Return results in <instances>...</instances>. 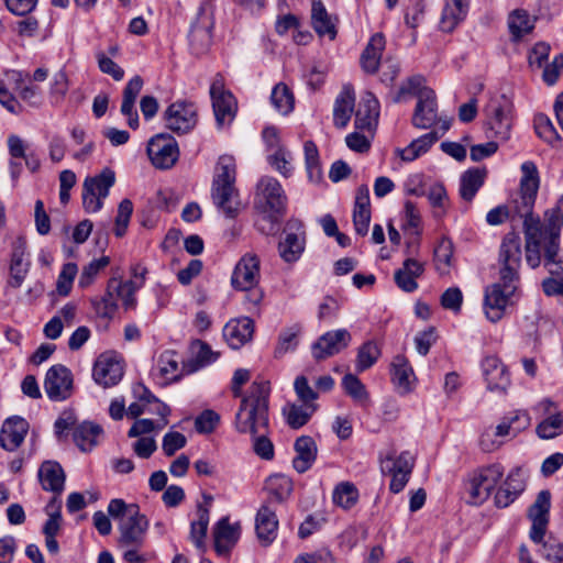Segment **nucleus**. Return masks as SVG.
<instances>
[{"label":"nucleus","mask_w":563,"mask_h":563,"mask_svg":"<svg viewBox=\"0 0 563 563\" xmlns=\"http://www.w3.org/2000/svg\"><path fill=\"white\" fill-rule=\"evenodd\" d=\"M523 218L526 261L531 268H537L542 262L551 275L563 273V261L558 258L560 236L563 228V195L556 205L544 214V224L532 211L521 214Z\"/></svg>","instance_id":"f257e3e1"},{"label":"nucleus","mask_w":563,"mask_h":563,"mask_svg":"<svg viewBox=\"0 0 563 563\" xmlns=\"http://www.w3.org/2000/svg\"><path fill=\"white\" fill-rule=\"evenodd\" d=\"M521 257L520 236L515 232L507 233L499 247V280L487 286L484 292V312L493 323L503 319L518 288Z\"/></svg>","instance_id":"f03ea898"},{"label":"nucleus","mask_w":563,"mask_h":563,"mask_svg":"<svg viewBox=\"0 0 563 563\" xmlns=\"http://www.w3.org/2000/svg\"><path fill=\"white\" fill-rule=\"evenodd\" d=\"M288 198L282 184L272 176H263L256 184L254 207L262 218L257 229L266 235L279 230V222L287 210Z\"/></svg>","instance_id":"7ed1b4c3"},{"label":"nucleus","mask_w":563,"mask_h":563,"mask_svg":"<svg viewBox=\"0 0 563 563\" xmlns=\"http://www.w3.org/2000/svg\"><path fill=\"white\" fill-rule=\"evenodd\" d=\"M269 394V382H253L235 415V428L240 433L256 435L260 432H268Z\"/></svg>","instance_id":"20e7f679"},{"label":"nucleus","mask_w":563,"mask_h":563,"mask_svg":"<svg viewBox=\"0 0 563 563\" xmlns=\"http://www.w3.org/2000/svg\"><path fill=\"white\" fill-rule=\"evenodd\" d=\"M261 279V261L254 253H246L236 263L231 277L234 289L245 291V300L254 307L263 299V291L257 288Z\"/></svg>","instance_id":"39448f33"},{"label":"nucleus","mask_w":563,"mask_h":563,"mask_svg":"<svg viewBox=\"0 0 563 563\" xmlns=\"http://www.w3.org/2000/svg\"><path fill=\"white\" fill-rule=\"evenodd\" d=\"M142 287V283L134 280L123 282L117 277L109 279L107 291L99 300L92 301L96 312L102 318H111L121 301L125 309H133L136 305L135 291Z\"/></svg>","instance_id":"423d86ee"},{"label":"nucleus","mask_w":563,"mask_h":563,"mask_svg":"<svg viewBox=\"0 0 563 563\" xmlns=\"http://www.w3.org/2000/svg\"><path fill=\"white\" fill-rule=\"evenodd\" d=\"M380 471L384 475L391 476L389 484L390 492L398 494L407 485L415 467V457L408 451L396 456L394 450L379 453Z\"/></svg>","instance_id":"0eeeda50"},{"label":"nucleus","mask_w":563,"mask_h":563,"mask_svg":"<svg viewBox=\"0 0 563 563\" xmlns=\"http://www.w3.org/2000/svg\"><path fill=\"white\" fill-rule=\"evenodd\" d=\"M115 183V173L103 168L99 175L87 177L82 184V206L87 212H97L103 207V199L109 196Z\"/></svg>","instance_id":"6e6552de"},{"label":"nucleus","mask_w":563,"mask_h":563,"mask_svg":"<svg viewBox=\"0 0 563 563\" xmlns=\"http://www.w3.org/2000/svg\"><path fill=\"white\" fill-rule=\"evenodd\" d=\"M487 135L499 141H507L512 126V104L505 97L492 100L486 108Z\"/></svg>","instance_id":"1a4fd4ad"},{"label":"nucleus","mask_w":563,"mask_h":563,"mask_svg":"<svg viewBox=\"0 0 563 563\" xmlns=\"http://www.w3.org/2000/svg\"><path fill=\"white\" fill-rule=\"evenodd\" d=\"M503 476L504 467L498 463L482 467L474 473L467 486L471 503L475 505L483 504L490 496Z\"/></svg>","instance_id":"9d476101"},{"label":"nucleus","mask_w":563,"mask_h":563,"mask_svg":"<svg viewBox=\"0 0 563 563\" xmlns=\"http://www.w3.org/2000/svg\"><path fill=\"white\" fill-rule=\"evenodd\" d=\"M520 169L522 174L519 184L520 197L515 200V210L519 216L531 212L540 187L539 170L533 162H523Z\"/></svg>","instance_id":"9b49d317"},{"label":"nucleus","mask_w":563,"mask_h":563,"mask_svg":"<svg viewBox=\"0 0 563 563\" xmlns=\"http://www.w3.org/2000/svg\"><path fill=\"white\" fill-rule=\"evenodd\" d=\"M210 96L218 126L229 124L235 117L236 101L234 96L224 88V79L219 74L212 80Z\"/></svg>","instance_id":"f8f14e48"},{"label":"nucleus","mask_w":563,"mask_h":563,"mask_svg":"<svg viewBox=\"0 0 563 563\" xmlns=\"http://www.w3.org/2000/svg\"><path fill=\"white\" fill-rule=\"evenodd\" d=\"M133 394L139 401L132 402L126 410L128 416L137 418L146 411L156 413L162 417L161 421L157 422V429L165 428L168 423L166 417L170 412L168 406L156 399L155 396L142 384L134 385Z\"/></svg>","instance_id":"ddd939ff"},{"label":"nucleus","mask_w":563,"mask_h":563,"mask_svg":"<svg viewBox=\"0 0 563 563\" xmlns=\"http://www.w3.org/2000/svg\"><path fill=\"white\" fill-rule=\"evenodd\" d=\"M147 155L156 168L168 169L173 167L178 159V144L176 140L167 133L156 134L148 141Z\"/></svg>","instance_id":"4468645a"},{"label":"nucleus","mask_w":563,"mask_h":563,"mask_svg":"<svg viewBox=\"0 0 563 563\" xmlns=\"http://www.w3.org/2000/svg\"><path fill=\"white\" fill-rule=\"evenodd\" d=\"M44 389L52 401H63L73 391V374L65 365L56 364L48 368L44 379Z\"/></svg>","instance_id":"2eb2a0df"},{"label":"nucleus","mask_w":563,"mask_h":563,"mask_svg":"<svg viewBox=\"0 0 563 563\" xmlns=\"http://www.w3.org/2000/svg\"><path fill=\"white\" fill-rule=\"evenodd\" d=\"M165 126L177 133L189 132L197 123V111L192 103L176 101L168 106L163 114Z\"/></svg>","instance_id":"dca6fc26"},{"label":"nucleus","mask_w":563,"mask_h":563,"mask_svg":"<svg viewBox=\"0 0 563 563\" xmlns=\"http://www.w3.org/2000/svg\"><path fill=\"white\" fill-rule=\"evenodd\" d=\"M551 507V493L547 489L539 492L536 500L528 509V518L531 521L530 539L534 543H541L549 525Z\"/></svg>","instance_id":"f3484780"},{"label":"nucleus","mask_w":563,"mask_h":563,"mask_svg":"<svg viewBox=\"0 0 563 563\" xmlns=\"http://www.w3.org/2000/svg\"><path fill=\"white\" fill-rule=\"evenodd\" d=\"M148 525L146 516L141 514L140 510L121 519L119 522V547H143Z\"/></svg>","instance_id":"a211bd4d"},{"label":"nucleus","mask_w":563,"mask_h":563,"mask_svg":"<svg viewBox=\"0 0 563 563\" xmlns=\"http://www.w3.org/2000/svg\"><path fill=\"white\" fill-rule=\"evenodd\" d=\"M351 341V333L346 329L328 331L312 344V356L317 361L329 358L346 349Z\"/></svg>","instance_id":"6ab92c4d"},{"label":"nucleus","mask_w":563,"mask_h":563,"mask_svg":"<svg viewBox=\"0 0 563 563\" xmlns=\"http://www.w3.org/2000/svg\"><path fill=\"white\" fill-rule=\"evenodd\" d=\"M438 121V102L435 92L432 89H424L420 92L411 123L418 129H430Z\"/></svg>","instance_id":"aec40b11"},{"label":"nucleus","mask_w":563,"mask_h":563,"mask_svg":"<svg viewBox=\"0 0 563 563\" xmlns=\"http://www.w3.org/2000/svg\"><path fill=\"white\" fill-rule=\"evenodd\" d=\"M211 199L227 218H235L241 210L240 195L235 184L212 185Z\"/></svg>","instance_id":"412c9836"},{"label":"nucleus","mask_w":563,"mask_h":563,"mask_svg":"<svg viewBox=\"0 0 563 563\" xmlns=\"http://www.w3.org/2000/svg\"><path fill=\"white\" fill-rule=\"evenodd\" d=\"M29 431V422L19 416L4 420L0 432V445L9 452L15 451L24 441Z\"/></svg>","instance_id":"4be33fe9"},{"label":"nucleus","mask_w":563,"mask_h":563,"mask_svg":"<svg viewBox=\"0 0 563 563\" xmlns=\"http://www.w3.org/2000/svg\"><path fill=\"white\" fill-rule=\"evenodd\" d=\"M93 379L103 387L117 385L123 376V366L114 357L100 355L93 365Z\"/></svg>","instance_id":"5701e85b"},{"label":"nucleus","mask_w":563,"mask_h":563,"mask_svg":"<svg viewBox=\"0 0 563 563\" xmlns=\"http://www.w3.org/2000/svg\"><path fill=\"white\" fill-rule=\"evenodd\" d=\"M487 388L492 391L505 393L510 385L509 374L505 365L496 356H487L482 363Z\"/></svg>","instance_id":"b1692460"},{"label":"nucleus","mask_w":563,"mask_h":563,"mask_svg":"<svg viewBox=\"0 0 563 563\" xmlns=\"http://www.w3.org/2000/svg\"><path fill=\"white\" fill-rule=\"evenodd\" d=\"M254 333V321L242 317L229 321L223 328V336L232 349H240L251 341Z\"/></svg>","instance_id":"393cba45"},{"label":"nucleus","mask_w":563,"mask_h":563,"mask_svg":"<svg viewBox=\"0 0 563 563\" xmlns=\"http://www.w3.org/2000/svg\"><path fill=\"white\" fill-rule=\"evenodd\" d=\"M143 79L141 76L135 75L132 77L123 89V99L121 104V113L126 117L128 125L131 129H137L139 114L135 109V101L143 88Z\"/></svg>","instance_id":"a878e982"},{"label":"nucleus","mask_w":563,"mask_h":563,"mask_svg":"<svg viewBox=\"0 0 563 563\" xmlns=\"http://www.w3.org/2000/svg\"><path fill=\"white\" fill-rule=\"evenodd\" d=\"M241 533L239 522L230 523L229 518L220 519L213 530L214 549L218 554H227L238 542Z\"/></svg>","instance_id":"bb28decb"},{"label":"nucleus","mask_w":563,"mask_h":563,"mask_svg":"<svg viewBox=\"0 0 563 563\" xmlns=\"http://www.w3.org/2000/svg\"><path fill=\"white\" fill-rule=\"evenodd\" d=\"M378 115V100L373 93L366 92L360 101L355 112V128L357 130L372 131L377 124Z\"/></svg>","instance_id":"cd10ccee"},{"label":"nucleus","mask_w":563,"mask_h":563,"mask_svg":"<svg viewBox=\"0 0 563 563\" xmlns=\"http://www.w3.org/2000/svg\"><path fill=\"white\" fill-rule=\"evenodd\" d=\"M277 528L278 520L275 509L268 504L262 505L256 515L255 530L263 545H268L275 540Z\"/></svg>","instance_id":"c85d7f7f"},{"label":"nucleus","mask_w":563,"mask_h":563,"mask_svg":"<svg viewBox=\"0 0 563 563\" xmlns=\"http://www.w3.org/2000/svg\"><path fill=\"white\" fill-rule=\"evenodd\" d=\"M371 222V201L367 186L362 185L356 190L355 206L353 211V223L355 232L364 236L368 232Z\"/></svg>","instance_id":"c756f323"},{"label":"nucleus","mask_w":563,"mask_h":563,"mask_svg":"<svg viewBox=\"0 0 563 563\" xmlns=\"http://www.w3.org/2000/svg\"><path fill=\"white\" fill-rule=\"evenodd\" d=\"M338 19L328 13L321 0H313L311 5V23L319 36H328L333 41L336 37Z\"/></svg>","instance_id":"7c9ffc66"},{"label":"nucleus","mask_w":563,"mask_h":563,"mask_svg":"<svg viewBox=\"0 0 563 563\" xmlns=\"http://www.w3.org/2000/svg\"><path fill=\"white\" fill-rule=\"evenodd\" d=\"M296 456L292 466L298 473L307 472L317 457V444L311 437H299L295 442Z\"/></svg>","instance_id":"2f4dec72"},{"label":"nucleus","mask_w":563,"mask_h":563,"mask_svg":"<svg viewBox=\"0 0 563 563\" xmlns=\"http://www.w3.org/2000/svg\"><path fill=\"white\" fill-rule=\"evenodd\" d=\"M536 24V18L531 16L523 9L512 10L507 18V26L512 42H520L527 34H530Z\"/></svg>","instance_id":"473e14b6"},{"label":"nucleus","mask_w":563,"mask_h":563,"mask_svg":"<svg viewBox=\"0 0 563 563\" xmlns=\"http://www.w3.org/2000/svg\"><path fill=\"white\" fill-rule=\"evenodd\" d=\"M38 479L44 490L60 494L64 490L65 473L57 462L45 461L38 470Z\"/></svg>","instance_id":"72a5a7b5"},{"label":"nucleus","mask_w":563,"mask_h":563,"mask_svg":"<svg viewBox=\"0 0 563 563\" xmlns=\"http://www.w3.org/2000/svg\"><path fill=\"white\" fill-rule=\"evenodd\" d=\"M385 45V36L382 33H375L371 37L361 55V66L364 71L375 74L378 70Z\"/></svg>","instance_id":"f704fd0d"},{"label":"nucleus","mask_w":563,"mask_h":563,"mask_svg":"<svg viewBox=\"0 0 563 563\" xmlns=\"http://www.w3.org/2000/svg\"><path fill=\"white\" fill-rule=\"evenodd\" d=\"M423 271L421 263L413 258H407L402 267L395 272V283L401 290L412 292L418 288L416 279L422 275Z\"/></svg>","instance_id":"c9c22d12"},{"label":"nucleus","mask_w":563,"mask_h":563,"mask_svg":"<svg viewBox=\"0 0 563 563\" xmlns=\"http://www.w3.org/2000/svg\"><path fill=\"white\" fill-rule=\"evenodd\" d=\"M265 488L268 493V498L265 504L271 507L274 504H282L288 499L292 492V481L284 474H275L267 478Z\"/></svg>","instance_id":"e433bc0d"},{"label":"nucleus","mask_w":563,"mask_h":563,"mask_svg":"<svg viewBox=\"0 0 563 563\" xmlns=\"http://www.w3.org/2000/svg\"><path fill=\"white\" fill-rule=\"evenodd\" d=\"M487 170L485 168H470L460 179V195L465 201H472L476 192L484 185Z\"/></svg>","instance_id":"4c0bfd02"},{"label":"nucleus","mask_w":563,"mask_h":563,"mask_svg":"<svg viewBox=\"0 0 563 563\" xmlns=\"http://www.w3.org/2000/svg\"><path fill=\"white\" fill-rule=\"evenodd\" d=\"M439 139L438 132L431 131L411 141L405 148L397 150V153L404 162H412L427 153Z\"/></svg>","instance_id":"58836bf2"},{"label":"nucleus","mask_w":563,"mask_h":563,"mask_svg":"<svg viewBox=\"0 0 563 563\" xmlns=\"http://www.w3.org/2000/svg\"><path fill=\"white\" fill-rule=\"evenodd\" d=\"M102 429L92 422H82L74 429L73 438L76 445L84 452L92 450L98 443Z\"/></svg>","instance_id":"ea45409f"},{"label":"nucleus","mask_w":563,"mask_h":563,"mask_svg":"<svg viewBox=\"0 0 563 563\" xmlns=\"http://www.w3.org/2000/svg\"><path fill=\"white\" fill-rule=\"evenodd\" d=\"M412 375L413 371L407 358L402 355L395 356L391 363V380L401 394H407L410 390Z\"/></svg>","instance_id":"a19ab883"},{"label":"nucleus","mask_w":563,"mask_h":563,"mask_svg":"<svg viewBox=\"0 0 563 563\" xmlns=\"http://www.w3.org/2000/svg\"><path fill=\"white\" fill-rule=\"evenodd\" d=\"M317 409V404H290L284 408V415L286 417L287 423L292 429H299L310 420V418L312 417Z\"/></svg>","instance_id":"79ce46f5"},{"label":"nucleus","mask_w":563,"mask_h":563,"mask_svg":"<svg viewBox=\"0 0 563 563\" xmlns=\"http://www.w3.org/2000/svg\"><path fill=\"white\" fill-rule=\"evenodd\" d=\"M305 236L296 233H287L284 241L279 242L280 257L287 263L297 262L305 251Z\"/></svg>","instance_id":"37998d69"},{"label":"nucleus","mask_w":563,"mask_h":563,"mask_svg":"<svg viewBox=\"0 0 563 563\" xmlns=\"http://www.w3.org/2000/svg\"><path fill=\"white\" fill-rule=\"evenodd\" d=\"M157 368L167 380L183 377V366H179V355L175 351H164L157 360Z\"/></svg>","instance_id":"c03bdc74"},{"label":"nucleus","mask_w":563,"mask_h":563,"mask_svg":"<svg viewBox=\"0 0 563 563\" xmlns=\"http://www.w3.org/2000/svg\"><path fill=\"white\" fill-rule=\"evenodd\" d=\"M354 109V96L344 91L339 95L333 108V122L339 129L347 125Z\"/></svg>","instance_id":"a18cd8bd"},{"label":"nucleus","mask_w":563,"mask_h":563,"mask_svg":"<svg viewBox=\"0 0 563 563\" xmlns=\"http://www.w3.org/2000/svg\"><path fill=\"white\" fill-rule=\"evenodd\" d=\"M301 332L302 327L300 324H292L283 329L278 335V342L274 352L275 356L280 357L288 352H294L299 344Z\"/></svg>","instance_id":"49530a36"},{"label":"nucleus","mask_w":563,"mask_h":563,"mask_svg":"<svg viewBox=\"0 0 563 563\" xmlns=\"http://www.w3.org/2000/svg\"><path fill=\"white\" fill-rule=\"evenodd\" d=\"M380 354V347L375 341L369 340L364 342L357 350L356 372L362 373L371 368L377 362Z\"/></svg>","instance_id":"de8ad7c7"},{"label":"nucleus","mask_w":563,"mask_h":563,"mask_svg":"<svg viewBox=\"0 0 563 563\" xmlns=\"http://www.w3.org/2000/svg\"><path fill=\"white\" fill-rule=\"evenodd\" d=\"M453 243L442 238L434 249V265L440 275H448L452 267Z\"/></svg>","instance_id":"09e8293b"},{"label":"nucleus","mask_w":563,"mask_h":563,"mask_svg":"<svg viewBox=\"0 0 563 563\" xmlns=\"http://www.w3.org/2000/svg\"><path fill=\"white\" fill-rule=\"evenodd\" d=\"M236 165L233 156L222 155L214 168L212 185L235 184Z\"/></svg>","instance_id":"8fccbe9b"},{"label":"nucleus","mask_w":563,"mask_h":563,"mask_svg":"<svg viewBox=\"0 0 563 563\" xmlns=\"http://www.w3.org/2000/svg\"><path fill=\"white\" fill-rule=\"evenodd\" d=\"M271 102L277 112L285 115L292 111L295 99L290 89L284 82H279L273 88Z\"/></svg>","instance_id":"3c124183"},{"label":"nucleus","mask_w":563,"mask_h":563,"mask_svg":"<svg viewBox=\"0 0 563 563\" xmlns=\"http://www.w3.org/2000/svg\"><path fill=\"white\" fill-rule=\"evenodd\" d=\"M539 438L549 440L563 432V411L549 415L536 429Z\"/></svg>","instance_id":"603ef678"},{"label":"nucleus","mask_w":563,"mask_h":563,"mask_svg":"<svg viewBox=\"0 0 563 563\" xmlns=\"http://www.w3.org/2000/svg\"><path fill=\"white\" fill-rule=\"evenodd\" d=\"M423 77L413 76L405 81L396 93L393 95V102L399 103L405 101L408 97L416 96L419 99L420 92L424 89H430L429 87L423 86Z\"/></svg>","instance_id":"864d4df0"},{"label":"nucleus","mask_w":563,"mask_h":563,"mask_svg":"<svg viewBox=\"0 0 563 563\" xmlns=\"http://www.w3.org/2000/svg\"><path fill=\"white\" fill-rule=\"evenodd\" d=\"M306 168L311 181H318L321 178V167L319 162L318 147L312 141H306L303 144Z\"/></svg>","instance_id":"5fc2aeb1"},{"label":"nucleus","mask_w":563,"mask_h":563,"mask_svg":"<svg viewBox=\"0 0 563 563\" xmlns=\"http://www.w3.org/2000/svg\"><path fill=\"white\" fill-rule=\"evenodd\" d=\"M197 516L198 519L191 522L190 538L197 547H201L209 525V509L199 505Z\"/></svg>","instance_id":"6e6d98bb"},{"label":"nucleus","mask_w":563,"mask_h":563,"mask_svg":"<svg viewBox=\"0 0 563 563\" xmlns=\"http://www.w3.org/2000/svg\"><path fill=\"white\" fill-rule=\"evenodd\" d=\"M358 493L356 487L351 483L339 484L333 492V501L338 506L349 509L357 501Z\"/></svg>","instance_id":"4d7b16f0"},{"label":"nucleus","mask_w":563,"mask_h":563,"mask_svg":"<svg viewBox=\"0 0 563 563\" xmlns=\"http://www.w3.org/2000/svg\"><path fill=\"white\" fill-rule=\"evenodd\" d=\"M110 264L109 256H101L100 258L92 260L86 266H84L80 274L78 285L81 288L88 287L92 284L97 275Z\"/></svg>","instance_id":"13d9d810"},{"label":"nucleus","mask_w":563,"mask_h":563,"mask_svg":"<svg viewBox=\"0 0 563 563\" xmlns=\"http://www.w3.org/2000/svg\"><path fill=\"white\" fill-rule=\"evenodd\" d=\"M342 386L345 393L355 401L364 402L368 399V393L365 385L353 374H346L342 379Z\"/></svg>","instance_id":"bf43d9fd"},{"label":"nucleus","mask_w":563,"mask_h":563,"mask_svg":"<svg viewBox=\"0 0 563 563\" xmlns=\"http://www.w3.org/2000/svg\"><path fill=\"white\" fill-rule=\"evenodd\" d=\"M69 84L67 75L64 70L54 74L49 88V97L53 103L62 102L68 91Z\"/></svg>","instance_id":"052dcab7"},{"label":"nucleus","mask_w":563,"mask_h":563,"mask_svg":"<svg viewBox=\"0 0 563 563\" xmlns=\"http://www.w3.org/2000/svg\"><path fill=\"white\" fill-rule=\"evenodd\" d=\"M133 212V203L130 199H123L118 207V214L115 217L114 233L118 238L125 234L128 224Z\"/></svg>","instance_id":"680f3d73"},{"label":"nucleus","mask_w":563,"mask_h":563,"mask_svg":"<svg viewBox=\"0 0 563 563\" xmlns=\"http://www.w3.org/2000/svg\"><path fill=\"white\" fill-rule=\"evenodd\" d=\"M466 14L459 10L451 8L446 3L442 10L439 27L441 31L450 33L452 32L464 19Z\"/></svg>","instance_id":"e2e57ef3"},{"label":"nucleus","mask_w":563,"mask_h":563,"mask_svg":"<svg viewBox=\"0 0 563 563\" xmlns=\"http://www.w3.org/2000/svg\"><path fill=\"white\" fill-rule=\"evenodd\" d=\"M78 268L75 263H67L58 276L56 289L60 296H67L73 286V282L77 275Z\"/></svg>","instance_id":"0e129e2a"},{"label":"nucleus","mask_w":563,"mask_h":563,"mask_svg":"<svg viewBox=\"0 0 563 563\" xmlns=\"http://www.w3.org/2000/svg\"><path fill=\"white\" fill-rule=\"evenodd\" d=\"M191 48L196 54L203 53L211 43V35L208 29L195 26L189 34Z\"/></svg>","instance_id":"69168bd1"},{"label":"nucleus","mask_w":563,"mask_h":563,"mask_svg":"<svg viewBox=\"0 0 563 563\" xmlns=\"http://www.w3.org/2000/svg\"><path fill=\"white\" fill-rule=\"evenodd\" d=\"M140 510L139 505L136 504H126L123 499L115 498L110 500L108 505V514L113 519H123L130 517L131 514L137 512Z\"/></svg>","instance_id":"338daca9"},{"label":"nucleus","mask_w":563,"mask_h":563,"mask_svg":"<svg viewBox=\"0 0 563 563\" xmlns=\"http://www.w3.org/2000/svg\"><path fill=\"white\" fill-rule=\"evenodd\" d=\"M290 158L291 155L287 150L278 147L272 155L268 156V163L283 176L288 177L291 173V168L289 166Z\"/></svg>","instance_id":"774afa93"}]
</instances>
